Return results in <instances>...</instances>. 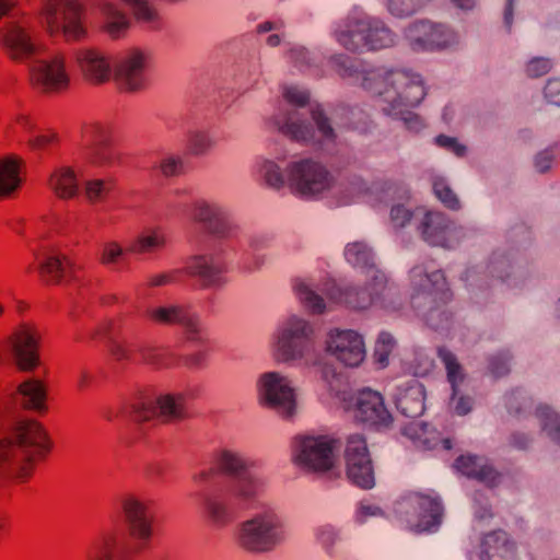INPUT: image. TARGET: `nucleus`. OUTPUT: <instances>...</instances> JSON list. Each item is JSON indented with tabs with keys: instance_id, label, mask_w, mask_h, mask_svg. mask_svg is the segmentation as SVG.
I'll return each instance as SVG.
<instances>
[{
	"instance_id": "nucleus-1",
	"label": "nucleus",
	"mask_w": 560,
	"mask_h": 560,
	"mask_svg": "<svg viewBox=\"0 0 560 560\" xmlns=\"http://www.w3.org/2000/svg\"><path fill=\"white\" fill-rule=\"evenodd\" d=\"M51 447L49 434L39 421L28 418L16 420L0 440V478L26 482Z\"/></svg>"
},
{
	"instance_id": "nucleus-2",
	"label": "nucleus",
	"mask_w": 560,
	"mask_h": 560,
	"mask_svg": "<svg viewBox=\"0 0 560 560\" xmlns=\"http://www.w3.org/2000/svg\"><path fill=\"white\" fill-rule=\"evenodd\" d=\"M37 19L49 37L62 36L66 43H79L88 37L84 0H43Z\"/></svg>"
},
{
	"instance_id": "nucleus-3",
	"label": "nucleus",
	"mask_w": 560,
	"mask_h": 560,
	"mask_svg": "<svg viewBox=\"0 0 560 560\" xmlns=\"http://www.w3.org/2000/svg\"><path fill=\"white\" fill-rule=\"evenodd\" d=\"M30 85L44 95H61L70 90L71 72L63 50L35 60L28 68Z\"/></svg>"
},
{
	"instance_id": "nucleus-4",
	"label": "nucleus",
	"mask_w": 560,
	"mask_h": 560,
	"mask_svg": "<svg viewBox=\"0 0 560 560\" xmlns=\"http://www.w3.org/2000/svg\"><path fill=\"white\" fill-rule=\"evenodd\" d=\"M295 447L296 463L308 470L327 472L338 465L339 441L331 435H299Z\"/></svg>"
},
{
	"instance_id": "nucleus-5",
	"label": "nucleus",
	"mask_w": 560,
	"mask_h": 560,
	"mask_svg": "<svg viewBox=\"0 0 560 560\" xmlns=\"http://www.w3.org/2000/svg\"><path fill=\"white\" fill-rule=\"evenodd\" d=\"M283 537L282 525L271 510L244 522L240 528L238 542L249 551H267Z\"/></svg>"
},
{
	"instance_id": "nucleus-6",
	"label": "nucleus",
	"mask_w": 560,
	"mask_h": 560,
	"mask_svg": "<svg viewBox=\"0 0 560 560\" xmlns=\"http://www.w3.org/2000/svg\"><path fill=\"white\" fill-rule=\"evenodd\" d=\"M343 457L348 479L362 489H372L375 485V475L365 438L361 434L349 435Z\"/></svg>"
},
{
	"instance_id": "nucleus-7",
	"label": "nucleus",
	"mask_w": 560,
	"mask_h": 560,
	"mask_svg": "<svg viewBox=\"0 0 560 560\" xmlns=\"http://www.w3.org/2000/svg\"><path fill=\"white\" fill-rule=\"evenodd\" d=\"M399 512L411 529L421 533L435 528L441 521L442 506L430 494L410 493L399 502Z\"/></svg>"
},
{
	"instance_id": "nucleus-8",
	"label": "nucleus",
	"mask_w": 560,
	"mask_h": 560,
	"mask_svg": "<svg viewBox=\"0 0 560 560\" xmlns=\"http://www.w3.org/2000/svg\"><path fill=\"white\" fill-rule=\"evenodd\" d=\"M288 179L291 187L303 196L320 194L331 185L329 172L311 159L292 163L288 168Z\"/></svg>"
},
{
	"instance_id": "nucleus-9",
	"label": "nucleus",
	"mask_w": 560,
	"mask_h": 560,
	"mask_svg": "<svg viewBox=\"0 0 560 560\" xmlns=\"http://www.w3.org/2000/svg\"><path fill=\"white\" fill-rule=\"evenodd\" d=\"M0 50L12 61L25 62L39 54L40 45L30 28L7 22L0 27Z\"/></svg>"
},
{
	"instance_id": "nucleus-10",
	"label": "nucleus",
	"mask_w": 560,
	"mask_h": 560,
	"mask_svg": "<svg viewBox=\"0 0 560 560\" xmlns=\"http://www.w3.org/2000/svg\"><path fill=\"white\" fill-rule=\"evenodd\" d=\"M119 504L129 525L130 535L139 540H149L152 536L153 502L143 495L128 492L119 498Z\"/></svg>"
},
{
	"instance_id": "nucleus-11",
	"label": "nucleus",
	"mask_w": 560,
	"mask_h": 560,
	"mask_svg": "<svg viewBox=\"0 0 560 560\" xmlns=\"http://www.w3.org/2000/svg\"><path fill=\"white\" fill-rule=\"evenodd\" d=\"M351 402L349 409L358 420L377 428H388L393 423V416L378 392L362 389L351 399Z\"/></svg>"
},
{
	"instance_id": "nucleus-12",
	"label": "nucleus",
	"mask_w": 560,
	"mask_h": 560,
	"mask_svg": "<svg viewBox=\"0 0 560 560\" xmlns=\"http://www.w3.org/2000/svg\"><path fill=\"white\" fill-rule=\"evenodd\" d=\"M326 345L327 351L347 366H358L365 358L363 338L354 330H331Z\"/></svg>"
},
{
	"instance_id": "nucleus-13",
	"label": "nucleus",
	"mask_w": 560,
	"mask_h": 560,
	"mask_svg": "<svg viewBox=\"0 0 560 560\" xmlns=\"http://www.w3.org/2000/svg\"><path fill=\"white\" fill-rule=\"evenodd\" d=\"M10 341L20 370L28 372L39 365L40 334L35 326L20 325L11 335Z\"/></svg>"
},
{
	"instance_id": "nucleus-14",
	"label": "nucleus",
	"mask_w": 560,
	"mask_h": 560,
	"mask_svg": "<svg viewBox=\"0 0 560 560\" xmlns=\"http://www.w3.org/2000/svg\"><path fill=\"white\" fill-rule=\"evenodd\" d=\"M148 66V56L139 48L127 50L119 59L115 78L124 91H138L144 88L147 79L144 70Z\"/></svg>"
},
{
	"instance_id": "nucleus-15",
	"label": "nucleus",
	"mask_w": 560,
	"mask_h": 560,
	"mask_svg": "<svg viewBox=\"0 0 560 560\" xmlns=\"http://www.w3.org/2000/svg\"><path fill=\"white\" fill-rule=\"evenodd\" d=\"M260 394L266 402L283 417H291L295 410V395L288 381L276 372L260 378Z\"/></svg>"
},
{
	"instance_id": "nucleus-16",
	"label": "nucleus",
	"mask_w": 560,
	"mask_h": 560,
	"mask_svg": "<svg viewBox=\"0 0 560 560\" xmlns=\"http://www.w3.org/2000/svg\"><path fill=\"white\" fill-rule=\"evenodd\" d=\"M311 332L312 329L305 320L299 318L290 319L277 342V360L289 361L302 357L304 351L311 346L308 338Z\"/></svg>"
},
{
	"instance_id": "nucleus-17",
	"label": "nucleus",
	"mask_w": 560,
	"mask_h": 560,
	"mask_svg": "<svg viewBox=\"0 0 560 560\" xmlns=\"http://www.w3.org/2000/svg\"><path fill=\"white\" fill-rule=\"evenodd\" d=\"M82 139L91 163L104 165L112 161V129L108 125L98 121L85 124Z\"/></svg>"
},
{
	"instance_id": "nucleus-18",
	"label": "nucleus",
	"mask_w": 560,
	"mask_h": 560,
	"mask_svg": "<svg viewBox=\"0 0 560 560\" xmlns=\"http://www.w3.org/2000/svg\"><path fill=\"white\" fill-rule=\"evenodd\" d=\"M408 38L415 49H443L453 44L454 33L441 24L429 21L413 23L408 30Z\"/></svg>"
},
{
	"instance_id": "nucleus-19",
	"label": "nucleus",
	"mask_w": 560,
	"mask_h": 560,
	"mask_svg": "<svg viewBox=\"0 0 560 560\" xmlns=\"http://www.w3.org/2000/svg\"><path fill=\"white\" fill-rule=\"evenodd\" d=\"M75 63L83 78L91 84L108 82L113 74L109 57L97 48H80L74 54Z\"/></svg>"
},
{
	"instance_id": "nucleus-20",
	"label": "nucleus",
	"mask_w": 560,
	"mask_h": 560,
	"mask_svg": "<svg viewBox=\"0 0 560 560\" xmlns=\"http://www.w3.org/2000/svg\"><path fill=\"white\" fill-rule=\"evenodd\" d=\"M424 242L431 246L451 247L453 235L451 219L441 211L427 210L418 226Z\"/></svg>"
},
{
	"instance_id": "nucleus-21",
	"label": "nucleus",
	"mask_w": 560,
	"mask_h": 560,
	"mask_svg": "<svg viewBox=\"0 0 560 560\" xmlns=\"http://www.w3.org/2000/svg\"><path fill=\"white\" fill-rule=\"evenodd\" d=\"M478 555L480 560H514L516 544L505 530H491L482 536Z\"/></svg>"
},
{
	"instance_id": "nucleus-22",
	"label": "nucleus",
	"mask_w": 560,
	"mask_h": 560,
	"mask_svg": "<svg viewBox=\"0 0 560 560\" xmlns=\"http://www.w3.org/2000/svg\"><path fill=\"white\" fill-rule=\"evenodd\" d=\"M396 93L394 102L407 106L418 105L425 96V88L418 75H409L402 72L390 73L385 80Z\"/></svg>"
},
{
	"instance_id": "nucleus-23",
	"label": "nucleus",
	"mask_w": 560,
	"mask_h": 560,
	"mask_svg": "<svg viewBox=\"0 0 560 560\" xmlns=\"http://www.w3.org/2000/svg\"><path fill=\"white\" fill-rule=\"evenodd\" d=\"M410 281L418 294L441 293L442 296H433L434 302L446 303L452 299L445 275L442 270L428 272L422 266H416L410 271Z\"/></svg>"
},
{
	"instance_id": "nucleus-24",
	"label": "nucleus",
	"mask_w": 560,
	"mask_h": 560,
	"mask_svg": "<svg viewBox=\"0 0 560 560\" xmlns=\"http://www.w3.org/2000/svg\"><path fill=\"white\" fill-rule=\"evenodd\" d=\"M16 399L21 407L38 413L47 412L48 385L38 378H27L16 388Z\"/></svg>"
},
{
	"instance_id": "nucleus-25",
	"label": "nucleus",
	"mask_w": 560,
	"mask_h": 560,
	"mask_svg": "<svg viewBox=\"0 0 560 560\" xmlns=\"http://www.w3.org/2000/svg\"><path fill=\"white\" fill-rule=\"evenodd\" d=\"M47 187L59 200L74 199L80 191L77 172L68 165L55 167L48 176Z\"/></svg>"
},
{
	"instance_id": "nucleus-26",
	"label": "nucleus",
	"mask_w": 560,
	"mask_h": 560,
	"mask_svg": "<svg viewBox=\"0 0 560 560\" xmlns=\"http://www.w3.org/2000/svg\"><path fill=\"white\" fill-rule=\"evenodd\" d=\"M74 272L72 260L62 254L48 255L38 262V275L46 283H59Z\"/></svg>"
},
{
	"instance_id": "nucleus-27",
	"label": "nucleus",
	"mask_w": 560,
	"mask_h": 560,
	"mask_svg": "<svg viewBox=\"0 0 560 560\" xmlns=\"http://www.w3.org/2000/svg\"><path fill=\"white\" fill-rule=\"evenodd\" d=\"M24 162L10 155L0 160V198H10L21 186Z\"/></svg>"
},
{
	"instance_id": "nucleus-28",
	"label": "nucleus",
	"mask_w": 560,
	"mask_h": 560,
	"mask_svg": "<svg viewBox=\"0 0 560 560\" xmlns=\"http://www.w3.org/2000/svg\"><path fill=\"white\" fill-rule=\"evenodd\" d=\"M371 30L370 19H359L348 23L346 30L338 35L339 43L348 50L357 52L366 47L368 32Z\"/></svg>"
},
{
	"instance_id": "nucleus-29",
	"label": "nucleus",
	"mask_w": 560,
	"mask_h": 560,
	"mask_svg": "<svg viewBox=\"0 0 560 560\" xmlns=\"http://www.w3.org/2000/svg\"><path fill=\"white\" fill-rule=\"evenodd\" d=\"M100 11L103 18V31L113 39L120 38L130 26L128 16L110 2H102Z\"/></svg>"
},
{
	"instance_id": "nucleus-30",
	"label": "nucleus",
	"mask_w": 560,
	"mask_h": 560,
	"mask_svg": "<svg viewBox=\"0 0 560 560\" xmlns=\"http://www.w3.org/2000/svg\"><path fill=\"white\" fill-rule=\"evenodd\" d=\"M118 545V533L104 532L89 547L84 560H114V553Z\"/></svg>"
},
{
	"instance_id": "nucleus-31",
	"label": "nucleus",
	"mask_w": 560,
	"mask_h": 560,
	"mask_svg": "<svg viewBox=\"0 0 560 560\" xmlns=\"http://www.w3.org/2000/svg\"><path fill=\"white\" fill-rule=\"evenodd\" d=\"M36 127L34 117L26 113L15 114L5 128V136L10 140H24Z\"/></svg>"
},
{
	"instance_id": "nucleus-32",
	"label": "nucleus",
	"mask_w": 560,
	"mask_h": 560,
	"mask_svg": "<svg viewBox=\"0 0 560 560\" xmlns=\"http://www.w3.org/2000/svg\"><path fill=\"white\" fill-rule=\"evenodd\" d=\"M165 242L166 238L162 230H148L133 241L130 250L138 254L151 253L163 247Z\"/></svg>"
},
{
	"instance_id": "nucleus-33",
	"label": "nucleus",
	"mask_w": 560,
	"mask_h": 560,
	"mask_svg": "<svg viewBox=\"0 0 560 560\" xmlns=\"http://www.w3.org/2000/svg\"><path fill=\"white\" fill-rule=\"evenodd\" d=\"M115 182L112 178H94L84 184V196L91 203L103 202L114 190Z\"/></svg>"
},
{
	"instance_id": "nucleus-34",
	"label": "nucleus",
	"mask_w": 560,
	"mask_h": 560,
	"mask_svg": "<svg viewBox=\"0 0 560 560\" xmlns=\"http://www.w3.org/2000/svg\"><path fill=\"white\" fill-rule=\"evenodd\" d=\"M438 355L445 366L447 380L452 385V389L456 392V388H459V385L465 378L462 365L458 363L456 357L446 348H440L438 350Z\"/></svg>"
},
{
	"instance_id": "nucleus-35",
	"label": "nucleus",
	"mask_w": 560,
	"mask_h": 560,
	"mask_svg": "<svg viewBox=\"0 0 560 560\" xmlns=\"http://www.w3.org/2000/svg\"><path fill=\"white\" fill-rule=\"evenodd\" d=\"M180 397L176 398L172 395H164L156 400V410L152 411V416L161 418L162 421L168 422L182 417L183 408L179 402Z\"/></svg>"
},
{
	"instance_id": "nucleus-36",
	"label": "nucleus",
	"mask_w": 560,
	"mask_h": 560,
	"mask_svg": "<svg viewBox=\"0 0 560 560\" xmlns=\"http://www.w3.org/2000/svg\"><path fill=\"white\" fill-rule=\"evenodd\" d=\"M393 44V36L389 30L382 23L371 20V30L368 32L365 50H378L389 47Z\"/></svg>"
},
{
	"instance_id": "nucleus-37",
	"label": "nucleus",
	"mask_w": 560,
	"mask_h": 560,
	"mask_svg": "<svg viewBox=\"0 0 560 560\" xmlns=\"http://www.w3.org/2000/svg\"><path fill=\"white\" fill-rule=\"evenodd\" d=\"M432 189L434 196L444 205V207L453 211L460 209V201L457 195L444 178L436 177L432 183Z\"/></svg>"
},
{
	"instance_id": "nucleus-38",
	"label": "nucleus",
	"mask_w": 560,
	"mask_h": 560,
	"mask_svg": "<svg viewBox=\"0 0 560 560\" xmlns=\"http://www.w3.org/2000/svg\"><path fill=\"white\" fill-rule=\"evenodd\" d=\"M536 416L540 419L542 429L560 442V416L547 405L537 407Z\"/></svg>"
},
{
	"instance_id": "nucleus-39",
	"label": "nucleus",
	"mask_w": 560,
	"mask_h": 560,
	"mask_svg": "<svg viewBox=\"0 0 560 560\" xmlns=\"http://www.w3.org/2000/svg\"><path fill=\"white\" fill-rule=\"evenodd\" d=\"M121 1L132 9L133 15L138 21L150 24L153 27L159 26V14L145 0Z\"/></svg>"
},
{
	"instance_id": "nucleus-40",
	"label": "nucleus",
	"mask_w": 560,
	"mask_h": 560,
	"mask_svg": "<svg viewBox=\"0 0 560 560\" xmlns=\"http://www.w3.org/2000/svg\"><path fill=\"white\" fill-rule=\"evenodd\" d=\"M396 349V340L389 332H381L374 349V358L375 361L381 364V366H386L388 364L389 357L394 353Z\"/></svg>"
},
{
	"instance_id": "nucleus-41",
	"label": "nucleus",
	"mask_w": 560,
	"mask_h": 560,
	"mask_svg": "<svg viewBox=\"0 0 560 560\" xmlns=\"http://www.w3.org/2000/svg\"><path fill=\"white\" fill-rule=\"evenodd\" d=\"M295 292L301 303L313 314H322L325 310L323 299L314 293L306 284L295 285Z\"/></svg>"
},
{
	"instance_id": "nucleus-42",
	"label": "nucleus",
	"mask_w": 560,
	"mask_h": 560,
	"mask_svg": "<svg viewBox=\"0 0 560 560\" xmlns=\"http://www.w3.org/2000/svg\"><path fill=\"white\" fill-rule=\"evenodd\" d=\"M61 137L54 129H46L28 139L27 144L32 150L43 151L60 144Z\"/></svg>"
},
{
	"instance_id": "nucleus-43",
	"label": "nucleus",
	"mask_w": 560,
	"mask_h": 560,
	"mask_svg": "<svg viewBox=\"0 0 560 560\" xmlns=\"http://www.w3.org/2000/svg\"><path fill=\"white\" fill-rule=\"evenodd\" d=\"M338 296H332L337 302L345 303L355 310L366 308L373 301L371 294L366 293L364 290L360 292L348 291L345 293L338 290Z\"/></svg>"
},
{
	"instance_id": "nucleus-44",
	"label": "nucleus",
	"mask_w": 560,
	"mask_h": 560,
	"mask_svg": "<svg viewBox=\"0 0 560 560\" xmlns=\"http://www.w3.org/2000/svg\"><path fill=\"white\" fill-rule=\"evenodd\" d=\"M125 252L121 245L110 241L103 244L100 253V262L105 266H117L124 259Z\"/></svg>"
},
{
	"instance_id": "nucleus-45",
	"label": "nucleus",
	"mask_w": 560,
	"mask_h": 560,
	"mask_svg": "<svg viewBox=\"0 0 560 560\" xmlns=\"http://www.w3.org/2000/svg\"><path fill=\"white\" fill-rule=\"evenodd\" d=\"M482 460H483V458H481L479 456L471 455V454H464V455L458 456L455 459L454 467L462 475L474 479Z\"/></svg>"
},
{
	"instance_id": "nucleus-46",
	"label": "nucleus",
	"mask_w": 560,
	"mask_h": 560,
	"mask_svg": "<svg viewBox=\"0 0 560 560\" xmlns=\"http://www.w3.org/2000/svg\"><path fill=\"white\" fill-rule=\"evenodd\" d=\"M475 480L485 483L489 488L497 487L501 481V474L495 467L485 458L481 462L475 477Z\"/></svg>"
},
{
	"instance_id": "nucleus-47",
	"label": "nucleus",
	"mask_w": 560,
	"mask_h": 560,
	"mask_svg": "<svg viewBox=\"0 0 560 560\" xmlns=\"http://www.w3.org/2000/svg\"><path fill=\"white\" fill-rule=\"evenodd\" d=\"M150 317L161 324H173L184 320V311L179 307H159L150 312Z\"/></svg>"
},
{
	"instance_id": "nucleus-48",
	"label": "nucleus",
	"mask_w": 560,
	"mask_h": 560,
	"mask_svg": "<svg viewBox=\"0 0 560 560\" xmlns=\"http://www.w3.org/2000/svg\"><path fill=\"white\" fill-rule=\"evenodd\" d=\"M189 272L205 279L206 284H211L215 280L218 270L208 265L205 257H195L188 266Z\"/></svg>"
},
{
	"instance_id": "nucleus-49",
	"label": "nucleus",
	"mask_w": 560,
	"mask_h": 560,
	"mask_svg": "<svg viewBox=\"0 0 560 560\" xmlns=\"http://www.w3.org/2000/svg\"><path fill=\"white\" fill-rule=\"evenodd\" d=\"M281 132L299 142H307L312 138V130L304 124L287 122L280 128Z\"/></svg>"
},
{
	"instance_id": "nucleus-50",
	"label": "nucleus",
	"mask_w": 560,
	"mask_h": 560,
	"mask_svg": "<svg viewBox=\"0 0 560 560\" xmlns=\"http://www.w3.org/2000/svg\"><path fill=\"white\" fill-rule=\"evenodd\" d=\"M217 466L220 470L226 474H238L244 465L243 462L230 452H222L217 458Z\"/></svg>"
},
{
	"instance_id": "nucleus-51",
	"label": "nucleus",
	"mask_w": 560,
	"mask_h": 560,
	"mask_svg": "<svg viewBox=\"0 0 560 560\" xmlns=\"http://www.w3.org/2000/svg\"><path fill=\"white\" fill-rule=\"evenodd\" d=\"M552 68V63L547 58L535 57L526 65V74L529 78L536 79L547 74Z\"/></svg>"
},
{
	"instance_id": "nucleus-52",
	"label": "nucleus",
	"mask_w": 560,
	"mask_h": 560,
	"mask_svg": "<svg viewBox=\"0 0 560 560\" xmlns=\"http://www.w3.org/2000/svg\"><path fill=\"white\" fill-rule=\"evenodd\" d=\"M411 397L408 393L401 395L397 400V407L401 410L404 415L407 417H416L421 413L423 409V405L421 400H415L412 404Z\"/></svg>"
},
{
	"instance_id": "nucleus-53",
	"label": "nucleus",
	"mask_w": 560,
	"mask_h": 560,
	"mask_svg": "<svg viewBox=\"0 0 560 560\" xmlns=\"http://www.w3.org/2000/svg\"><path fill=\"white\" fill-rule=\"evenodd\" d=\"M451 402L458 416H466L472 410V398L460 394L459 388H456V392L453 390Z\"/></svg>"
},
{
	"instance_id": "nucleus-54",
	"label": "nucleus",
	"mask_w": 560,
	"mask_h": 560,
	"mask_svg": "<svg viewBox=\"0 0 560 560\" xmlns=\"http://www.w3.org/2000/svg\"><path fill=\"white\" fill-rule=\"evenodd\" d=\"M435 143L444 148L451 152H453L456 156L463 158L466 154V147L460 143L456 138L448 137L445 135H440L435 138Z\"/></svg>"
},
{
	"instance_id": "nucleus-55",
	"label": "nucleus",
	"mask_w": 560,
	"mask_h": 560,
	"mask_svg": "<svg viewBox=\"0 0 560 560\" xmlns=\"http://www.w3.org/2000/svg\"><path fill=\"white\" fill-rule=\"evenodd\" d=\"M257 492L258 488L252 479L247 477L237 478L235 495L243 500H249L254 498L257 494Z\"/></svg>"
},
{
	"instance_id": "nucleus-56",
	"label": "nucleus",
	"mask_w": 560,
	"mask_h": 560,
	"mask_svg": "<svg viewBox=\"0 0 560 560\" xmlns=\"http://www.w3.org/2000/svg\"><path fill=\"white\" fill-rule=\"evenodd\" d=\"M556 162V155L551 150H545L539 152L535 160L534 166L538 173H546L551 170Z\"/></svg>"
},
{
	"instance_id": "nucleus-57",
	"label": "nucleus",
	"mask_w": 560,
	"mask_h": 560,
	"mask_svg": "<svg viewBox=\"0 0 560 560\" xmlns=\"http://www.w3.org/2000/svg\"><path fill=\"white\" fill-rule=\"evenodd\" d=\"M413 217V212L405 208L404 206H395L390 210V219L393 223L398 228H404L408 224Z\"/></svg>"
},
{
	"instance_id": "nucleus-58",
	"label": "nucleus",
	"mask_w": 560,
	"mask_h": 560,
	"mask_svg": "<svg viewBox=\"0 0 560 560\" xmlns=\"http://www.w3.org/2000/svg\"><path fill=\"white\" fill-rule=\"evenodd\" d=\"M387 5L392 14L397 16L410 14L415 10L413 0H387Z\"/></svg>"
},
{
	"instance_id": "nucleus-59",
	"label": "nucleus",
	"mask_w": 560,
	"mask_h": 560,
	"mask_svg": "<svg viewBox=\"0 0 560 560\" xmlns=\"http://www.w3.org/2000/svg\"><path fill=\"white\" fill-rule=\"evenodd\" d=\"M283 95L290 104L296 106H304L308 102V94L296 88H287Z\"/></svg>"
},
{
	"instance_id": "nucleus-60",
	"label": "nucleus",
	"mask_w": 560,
	"mask_h": 560,
	"mask_svg": "<svg viewBox=\"0 0 560 560\" xmlns=\"http://www.w3.org/2000/svg\"><path fill=\"white\" fill-rule=\"evenodd\" d=\"M546 98L556 105H560V79L553 78L548 80L545 86Z\"/></svg>"
},
{
	"instance_id": "nucleus-61",
	"label": "nucleus",
	"mask_w": 560,
	"mask_h": 560,
	"mask_svg": "<svg viewBox=\"0 0 560 560\" xmlns=\"http://www.w3.org/2000/svg\"><path fill=\"white\" fill-rule=\"evenodd\" d=\"M313 119L316 122L318 130L322 132L323 137L327 139H334L335 133L334 129L330 127L328 119L323 115L319 110L313 112Z\"/></svg>"
},
{
	"instance_id": "nucleus-62",
	"label": "nucleus",
	"mask_w": 560,
	"mask_h": 560,
	"mask_svg": "<svg viewBox=\"0 0 560 560\" xmlns=\"http://www.w3.org/2000/svg\"><path fill=\"white\" fill-rule=\"evenodd\" d=\"M346 256L349 261L357 264L360 260V256L365 259L368 256V250L365 245L361 243H352L346 247Z\"/></svg>"
},
{
	"instance_id": "nucleus-63",
	"label": "nucleus",
	"mask_w": 560,
	"mask_h": 560,
	"mask_svg": "<svg viewBox=\"0 0 560 560\" xmlns=\"http://www.w3.org/2000/svg\"><path fill=\"white\" fill-rule=\"evenodd\" d=\"M206 511L209 514V516L215 522H221L225 517L224 506L213 500L206 501Z\"/></svg>"
},
{
	"instance_id": "nucleus-64",
	"label": "nucleus",
	"mask_w": 560,
	"mask_h": 560,
	"mask_svg": "<svg viewBox=\"0 0 560 560\" xmlns=\"http://www.w3.org/2000/svg\"><path fill=\"white\" fill-rule=\"evenodd\" d=\"M266 180L272 187H280L283 184V177L278 168V166L273 164H269L266 170Z\"/></svg>"
}]
</instances>
